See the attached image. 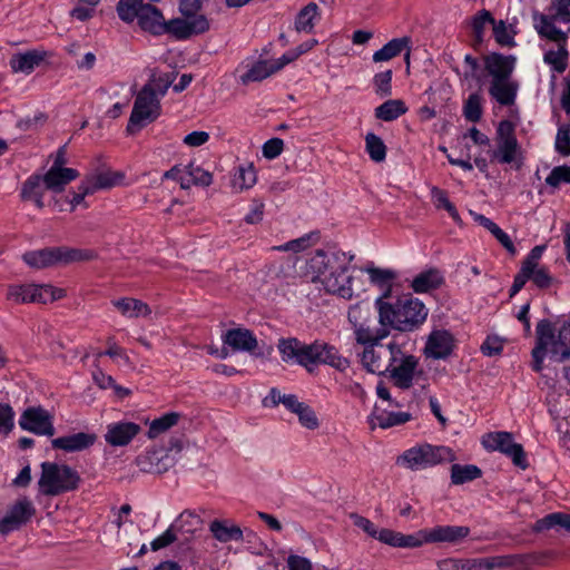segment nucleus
Returning a JSON list of instances; mask_svg holds the SVG:
<instances>
[{
  "mask_svg": "<svg viewBox=\"0 0 570 570\" xmlns=\"http://www.w3.org/2000/svg\"><path fill=\"white\" fill-rule=\"evenodd\" d=\"M348 262L345 253L318 249L306 263L303 276L320 285L327 294L344 299L353 297V276L347 274Z\"/></svg>",
  "mask_w": 570,
  "mask_h": 570,
  "instance_id": "f257e3e1",
  "label": "nucleus"
},
{
  "mask_svg": "<svg viewBox=\"0 0 570 570\" xmlns=\"http://www.w3.org/2000/svg\"><path fill=\"white\" fill-rule=\"evenodd\" d=\"M277 350L282 361L303 366L312 373L320 364L330 365L338 371L348 367V360L341 356L338 351L324 341L306 344L296 337L279 338Z\"/></svg>",
  "mask_w": 570,
  "mask_h": 570,
  "instance_id": "f03ea898",
  "label": "nucleus"
},
{
  "mask_svg": "<svg viewBox=\"0 0 570 570\" xmlns=\"http://www.w3.org/2000/svg\"><path fill=\"white\" fill-rule=\"evenodd\" d=\"M379 322L385 328L399 332H412L419 328L426 320L429 309L415 297L403 296L395 302L375 301Z\"/></svg>",
  "mask_w": 570,
  "mask_h": 570,
  "instance_id": "7ed1b4c3",
  "label": "nucleus"
},
{
  "mask_svg": "<svg viewBox=\"0 0 570 570\" xmlns=\"http://www.w3.org/2000/svg\"><path fill=\"white\" fill-rule=\"evenodd\" d=\"M173 80L171 73H163L159 76L154 73L151 76L149 81L137 94L127 125L128 134H136L160 116V98L165 96Z\"/></svg>",
  "mask_w": 570,
  "mask_h": 570,
  "instance_id": "20e7f679",
  "label": "nucleus"
},
{
  "mask_svg": "<svg viewBox=\"0 0 570 570\" xmlns=\"http://www.w3.org/2000/svg\"><path fill=\"white\" fill-rule=\"evenodd\" d=\"M535 345L532 350V368L541 372L543 360L563 362L570 357V321H563L557 328L549 320H541L535 327Z\"/></svg>",
  "mask_w": 570,
  "mask_h": 570,
  "instance_id": "39448f33",
  "label": "nucleus"
},
{
  "mask_svg": "<svg viewBox=\"0 0 570 570\" xmlns=\"http://www.w3.org/2000/svg\"><path fill=\"white\" fill-rule=\"evenodd\" d=\"M119 19L125 23L137 21L138 27L153 36H163L165 17L160 9L144 0H119L116 6Z\"/></svg>",
  "mask_w": 570,
  "mask_h": 570,
  "instance_id": "423d86ee",
  "label": "nucleus"
},
{
  "mask_svg": "<svg viewBox=\"0 0 570 570\" xmlns=\"http://www.w3.org/2000/svg\"><path fill=\"white\" fill-rule=\"evenodd\" d=\"M81 482L80 474L67 464L43 462L38 481L40 493L48 497L76 491Z\"/></svg>",
  "mask_w": 570,
  "mask_h": 570,
  "instance_id": "0eeeda50",
  "label": "nucleus"
},
{
  "mask_svg": "<svg viewBox=\"0 0 570 570\" xmlns=\"http://www.w3.org/2000/svg\"><path fill=\"white\" fill-rule=\"evenodd\" d=\"M347 320L351 324L357 344L382 341L389 336L390 330L375 326V312L370 302L361 301L348 307Z\"/></svg>",
  "mask_w": 570,
  "mask_h": 570,
  "instance_id": "6e6552de",
  "label": "nucleus"
},
{
  "mask_svg": "<svg viewBox=\"0 0 570 570\" xmlns=\"http://www.w3.org/2000/svg\"><path fill=\"white\" fill-rule=\"evenodd\" d=\"M455 460L454 452L448 446L420 443L399 455L396 464L412 471H417Z\"/></svg>",
  "mask_w": 570,
  "mask_h": 570,
  "instance_id": "1a4fd4ad",
  "label": "nucleus"
},
{
  "mask_svg": "<svg viewBox=\"0 0 570 570\" xmlns=\"http://www.w3.org/2000/svg\"><path fill=\"white\" fill-rule=\"evenodd\" d=\"M97 257L91 249L71 247H50L40 250L28 252L23 261L32 268L41 269L57 264H70L75 262H88Z\"/></svg>",
  "mask_w": 570,
  "mask_h": 570,
  "instance_id": "9d476101",
  "label": "nucleus"
},
{
  "mask_svg": "<svg viewBox=\"0 0 570 570\" xmlns=\"http://www.w3.org/2000/svg\"><path fill=\"white\" fill-rule=\"evenodd\" d=\"M532 18L540 37L557 43L567 42V33L558 29L556 22H570V0H551L548 13L534 10Z\"/></svg>",
  "mask_w": 570,
  "mask_h": 570,
  "instance_id": "9b49d317",
  "label": "nucleus"
},
{
  "mask_svg": "<svg viewBox=\"0 0 570 570\" xmlns=\"http://www.w3.org/2000/svg\"><path fill=\"white\" fill-rule=\"evenodd\" d=\"M63 296L62 288L49 284H12L7 291V301L13 304H48Z\"/></svg>",
  "mask_w": 570,
  "mask_h": 570,
  "instance_id": "f8f14e48",
  "label": "nucleus"
},
{
  "mask_svg": "<svg viewBox=\"0 0 570 570\" xmlns=\"http://www.w3.org/2000/svg\"><path fill=\"white\" fill-rule=\"evenodd\" d=\"M497 149L492 151V159L500 164H517L521 166L522 150L515 136V126L510 120H501L495 130Z\"/></svg>",
  "mask_w": 570,
  "mask_h": 570,
  "instance_id": "ddd939ff",
  "label": "nucleus"
},
{
  "mask_svg": "<svg viewBox=\"0 0 570 570\" xmlns=\"http://www.w3.org/2000/svg\"><path fill=\"white\" fill-rule=\"evenodd\" d=\"M362 353V364L371 373L383 375L391 370L395 355H400V346L396 343L384 345L381 341L367 342Z\"/></svg>",
  "mask_w": 570,
  "mask_h": 570,
  "instance_id": "4468645a",
  "label": "nucleus"
},
{
  "mask_svg": "<svg viewBox=\"0 0 570 570\" xmlns=\"http://www.w3.org/2000/svg\"><path fill=\"white\" fill-rule=\"evenodd\" d=\"M482 445L489 451H499L505 454L515 466L522 470L529 465L522 445L513 441V435L510 432H489L482 436Z\"/></svg>",
  "mask_w": 570,
  "mask_h": 570,
  "instance_id": "2eb2a0df",
  "label": "nucleus"
},
{
  "mask_svg": "<svg viewBox=\"0 0 570 570\" xmlns=\"http://www.w3.org/2000/svg\"><path fill=\"white\" fill-rule=\"evenodd\" d=\"M35 514L36 507L33 502L28 497L18 498L0 518V534L7 535L19 530L30 522Z\"/></svg>",
  "mask_w": 570,
  "mask_h": 570,
  "instance_id": "dca6fc26",
  "label": "nucleus"
},
{
  "mask_svg": "<svg viewBox=\"0 0 570 570\" xmlns=\"http://www.w3.org/2000/svg\"><path fill=\"white\" fill-rule=\"evenodd\" d=\"M19 425L37 435L52 436L56 433L53 414L40 405L27 407L20 415Z\"/></svg>",
  "mask_w": 570,
  "mask_h": 570,
  "instance_id": "f3484780",
  "label": "nucleus"
},
{
  "mask_svg": "<svg viewBox=\"0 0 570 570\" xmlns=\"http://www.w3.org/2000/svg\"><path fill=\"white\" fill-rule=\"evenodd\" d=\"M417 358L413 355H406L400 348V355H395V362L387 371L393 384L402 390H407L417 380L421 371L417 370Z\"/></svg>",
  "mask_w": 570,
  "mask_h": 570,
  "instance_id": "a211bd4d",
  "label": "nucleus"
},
{
  "mask_svg": "<svg viewBox=\"0 0 570 570\" xmlns=\"http://www.w3.org/2000/svg\"><path fill=\"white\" fill-rule=\"evenodd\" d=\"M141 426L130 421H119L107 425V431L104 435L105 441L111 446H126L139 433Z\"/></svg>",
  "mask_w": 570,
  "mask_h": 570,
  "instance_id": "6ab92c4d",
  "label": "nucleus"
},
{
  "mask_svg": "<svg viewBox=\"0 0 570 570\" xmlns=\"http://www.w3.org/2000/svg\"><path fill=\"white\" fill-rule=\"evenodd\" d=\"M381 542L394 548H419L425 543H430L429 529H421L412 534H403L401 532L383 528Z\"/></svg>",
  "mask_w": 570,
  "mask_h": 570,
  "instance_id": "aec40b11",
  "label": "nucleus"
},
{
  "mask_svg": "<svg viewBox=\"0 0 570 570\" xmlns=\"http://www.w3.org/2000/svg\"><path fill=\"white\" fill-rule=\"evenodd\" d=\"M96 441L97 435L95 433L79 432L52 439L51 446L55 450L71 453L87 450L91 448Z\"/></svg>",
  "mask_w": 570,
  "mask_h": 570,
  "instance_id": "412c9836",
  "label": "nucleus"
},
{
  "mask_svg": "<svg viewBox=\"0 0 570 570\" xmlns=\"http://www.w3.org/2000/svg\"><path fill=\"white\" fill-rule=\"evenodd\" d=\"M453 347V338L448 331H433L426 341L424 353L434 360L448 357Z\"/></svg>",
  "mask_w": 570,
  "mask_h": 570,
  "instance_id": "4be33fe9",
  "label": "nucleus"
},
{
  "mask_svg": "<svg viewBox=\"0 0 570 570\" xmlns=\"http://www.w3.org/2000/svg\"><path fill=\"white\" fill-rule=\"evenodd\" d=\"M136 464L142 472L161 474L174 465V459L161 451H149L137 456Z\"/></svg>",
  "mask_w": 570,
  "mask_h": 570,
  "instance_id": "5701e85b",
  "label": "nucleus"
},
{
  "mask_svg": "<svg viewBox=\"0 0 570 570\" xmlns=\"http://www.w3.org/2000/svg\"><path fill=\"white\" fill-rule=\"evenodd\" d=\"M514 61L513 57L491 53L484 57V68L491 77V80L511 79Z\"/></svg>",
  "mask_w": 570,
  "mask_h": 570,
  "instance_id": "b1692460",
  "label": "nucleus"
},
{
  "mask_svg": "<svg viewBox=\"0 0 570 570\" xmlns=\"http://www.w3.org/2000/svg\"><path fill=\"white\" fill-rule=\"evenodd\" d=\"M284 68L281 58L269 60H258L240 76V82L247 85L249 82L262 81L269 76L276 73Z\"/></svg>",
  "mask_w": 570,
  "mask_h": 570,
  "instance_id": "393cba45",
  "label": "nucleus"
},
{
  "mask_svg": "<svg viewBox=\"0 0 570 570\" xmlns=\"http://www.w3.org/2000/svg\"><path fill=\"white\" fill-rule=\"evenodd\" d=\"M223 343L233 351L253 352L258 343L254 334L247 328H232L223 335Z\"/></svg>",
  "mask_w": 570,
  "mask_h": 570,
  "instance_id": "a878e982",
  "label": "nucleus"
},
{
  "mask_svg": "<svg viewBox=\"0 0 570 570\" xmlns=\"http://www.w3.org/2000/svg\"><path fill=\"white\" fill-rule=\"evenodd\" d=\"M46 190H48L46 176L32 175L22 184L20 196L22 200L33 202L39 209H42Z\"/></svg>",
  "mask_w": 570,
  "mask_h": 570,
  "instance_id": "bb28decb",
  "label": "nucleus"
},
{
  "mask_svg": "<svg viewBox=\"0 0 570 570\" xmlns=\"http://www.w3.org/2000/svg\"><path fill=\"white\" fill-rule=\"evenodd\" d=\"M111 304L124 317L127 318H149L153 313L147 303L134 297H120L111 301Z\"/></svg>",
  "mask_w": 570,
  "mask_h": 570,
  "instance_id": "cd10ccee",
  "label": "nucleus"
},
{
  "mask_svg": "<svg viewBox=\"0 0 570 570\" xmlns=\"http://www.w3.org/2000/svg\"><path fill=\"white\" fill-rule=\"evenodd\" d=\"M518 88V82L512 78L504 80H491L489 94L501 106H512L517 98Z\"/></svg>",
  "mask_w": 570,
  "mask_h": 570,
  "instance_id": "c85d7f7f",
  "label": "nucleus"
},
{
  "mask_svg": "<svg viewBox=\"0 0 570 570\" xmlns=\"http://www.w3.org/2000/svg\"><path fill=\"white\" fill-rule=\"evenodd\" d=\"M470 529L464 525H438L429 529L430 543H455L465 539Z\"/></svg>",
  "mask_w": 570,
  "mask_h": 570,
  "instance_id": "c756f323",
  "label": "nucleus"
},
{
  "mask_svg": "<svg viewBox=\"0 0 570 570\" xmlns=\"http://www.w3.org/2000/svg\"><path fill=\"white\" fill-rule=\"evenodd\" d=\"M411 417V414L407 412H387L375 407L368 417V422L372 429H375L376 426L381 429H389L404 424L409 422Z\"/></svg>",
  "mask_w": 570,
  "mask_h": 570,
  "instance_id": "7c9ffc66",
  "label": "nucleus"
},
{
  "mask_svg": "<svg viewBox=\"0 0 570 570\" xmlns=\"http://www.w3.org/2000/svg\"><path fill=\"white\" fill-rule=\"evenodd\" d=\"M45 56L37 50L16 53L10 59V67L14 72L30 73L43 61Z\"/></svg>",
  "mask_w": 570,
  "mask_h": 570,
  "instance_id": "2f4dec72",
  "label": "nucleus"
},
{
  "mask_svg": "<svg viewBox=\"0 0 570 570\" xmlns=\"http://www.w3.org/2000/svg\"><path fill=\"white\" fill-rule=\"evenodd\" d=\"M183 541L189 538L200 528L202 520L195 512L186 510L171 524Z\"/></svg>",
  "mask_w": 570,
  "mask_h": 570,
  "instance_id": "473e14b6",
  "label": "nucleus"
},
{
  "mask_svg": "<svg viewBox=\"0 0 570 570\" xmlns=\"http://www.w3.org/2000/svg\"><path fill=\"white\" fill-rule=\"evenodd\" d=\"M444 282L442 273L438 268H430L417 274L411 287L415 293H426L431 289L439 288Z\"/></svg>",
  "mask_w": 570,
  "mask_h": 570,
  "instance_id": "72a5a7b5",
  "label": "nucleus"
},
{
  "mask_svg": "<svg viewBox=\"0 0 570 570\" xmlns=\"http://www.w3.org/2000/svg\"><path fill=\"white\" fill-rule=\"evenodd\" d=\"M45 176L48 190L61 193L70 181L79 176V173L73 168H59L49 169Z\"/></svg>",
  "mask_w": 570,
  "mask_h": 570,
  "instance_id": "f704fd0d",
  "label": "nucleus"
},
{
  "mask_svg": "<svg viewBox=\"0 0 570 570\" xmlns=\"http://www.w3.org/2000/svg\"><path fill=\"white\" fill-rule=\"evenodd\" d=\"M373 285L383 291V301L390 296L392 284L396 278V273L392 269L379 268L370 266L365 268Z\"/></svg>",
  "mask_w": 570,
  "mask_h": 570,
  "instance_id": "c9c22d12",
  "label": "nucleus"
},
{
  "mask_svg": "<svg viewBox=\"0 0 570 570\" xmlns=\"http://www.w3.org/2000/svg\"><path fill=\"white\" fill-rule=\"evenodd\" d=\"M213 181V176L209 171L204 170L194 163L185 166V175L180 177V187L188 189L193 185L209 186Z\"/></svg>",
  "mask_w": 570,
  "mask_h": 570,
  "instance_id": "e433bc0d",
  "label": "nucleus"
},
{
  "mask_svg": "<svg viewBox=\"0 0 570 570\" xmlns=\"http://www.w3.org/2000/svg\"><path fill=\"white\" fill-rule=\"evenodd\" d=\"M556 528H562L570 532V514L564 512H553L547 514L532 525V531L542 532Z\"/></svg>",
  "mask_w": 570,
  "mask_h": 570,
  "instance_id": "4c0bfd02",
  "label": "nucleus"
},
{
  "mask_svg": "<svg viewBox=\"0 0 570 570\" xmlns=\"http://www.w3.org/2000/svg\"><path fill=\"white\" fill-rule=\"evenodd\" d=\"M257 181V174L253 164L239 166L232 178V187L235 191L252 188Z\"/></svg>",
  "mask_w": 570,
  "mask_h": 570,
  "instance_id": "58836bf2",
  "label": "nucleus"
},
{
  "mask_svg": "<svg viewBox=\"0 0 570 570\" xmlns=\"http://www.w3.org/2000/svg\"><path fill=\"white\" fill-rule=\"evenodd\" d=\"M409 43H411V39L409 37L394 38L384 45L383 48L374 52L373 61H389L407 48Z\"/></svg>",
  "mask_w": 570,
  "mask_h": 570,
  "instance_id": "ea45409f",
  "label": "nucleus"
},
{
  "mask_svg": "<svg viewBox=\"0 0 570 570\" xmlns=\"http://www.w3.org/2000/svg\"><path fill=\"white\" fill-rule=\"evenodd\" d=\"M407 111L401 99H390L375 108V117L383 121H393Z\"/></svg>",
  "mask_w": 570,
  "mask_h": 570,
  "instance_id": "a19ab883",
  "label": "nucleus"
},
{
  "mask_svg": "<svg viewBox=\"0 0 570 570\" xmlns=\"http://www.w3.org/2000/svg\"><path fill=\"white\" fill-rule=\"evenodd\" d=\"M122 177L124 176L119 173L107 170L90 175L86 177L85 181L89 188H92V193H96L99 189H108L116 186Z\"/></svg>",
  "mask_w": 570,
  "mask_h": 570,
  "instance_id": "79ce46f5",
  "label": "nucleus"
},
{
  "mask_svg": "<svg viewBox=\"0 0 570 570\" xmlns=\"http://www.w3.org/2000/svg\"><path fill=\"white\" fill-rule=\"evenodd\" d=\"M318 17V7L315 2H309L297 14L295 20V29L298 32H312L314 21Z\"/></svg>",
  "mask_w": 570,
  "mask_h": 570,
  "instance_id": "37998d69",
  "label": "nucleus"
},
{
  "mask_svg": "<svg viewBox=\"0 0 570 570\" xmlns=\"http://www.w3.org/2000/svg\"><path fill=\"white\" fill-rule=\"evenodd\" d=\"M483 97L480 92L469 95L463 104L462 112L466 120L478 122L483 114Z\"/></svg>",
  "mask_w": 570,
  "mask_h": 570,
  "instance_id": "c03bdc74",
  "label": "nucleus"
},
{
  "mask_svg": "<svg viewBox=\"0 0 570 570\" xmlns=\"http://www.w3.org/2000/svg\"><path fill=\"white\" fill-rule=\"evenodd\" d=\"M431 197L435 208L446 210L455 223H461L460 214L445 190L434 186L431 188Z\"/></svg>",
  "mask_w": 570,
  "mask_h": 570,
  "instance_id": "a18cd8bd",
  "label": "nucleus"
},
{
  "mask_svg": "<svg viewBox=\"0 0 570 570\" xmlns=\"http://www.w3.org/2000/svg\"><path fill=\"white\" fill-rule=\"evenodd\" d=\"M481 470L476 465L453 464L451 468V481L453 484H463L480 478Z\"/></svg>",
  "mask_w": 570,
  "mask_h": 570,
  "instance_id": "49530a36",
  "label": "nucleus"
},
{
  "mask_svg": "<svg viewBox=\"0 0 570 570\" xmlns=\"http://www.w3.org/2000/svg\"><path fill=\"white\" fill-rule=\"evenodd\" d=\"M567 42L558 43L557 50H549L544 53V61L558 73H562L568 66V50L566 49Z\"/></svg>",
  "mask_w": 570,
  "mask_h": 570,
  "instance_id": "de8ad7c7",
  "label": "nucleus"
},
{
  "mask_svg": "<svg viewBox=\"0 0 570 570\" xmlns=\"http://www.w3.org/2000/svg\"><path fill=\"white\" fill-rule=\"evenodd\" d=\"M180 414L176 412L167 413L159 419L151 421L148 430V438L155 439L161 433L168 431L170 428L176 425L179 421Z\"/></svg>",
  "mask_w": 570,
  "mask_h": 570,
  "instance_id": "09e8293b",
  "label": "nucleus"
},
{
  "mask_svg": "<svg viewBox=\"0 0 570 570\" xmlns=\"http://www.w3.org/2000/svg\"><path fill=\"white\" fill-rule=\"evenodd\" d=\"M210 531L214 537L220 542H228L232 540H242L243 532L238 527H227L220 521H213L210 524Z\"/></svg>",
  "mask_w": 570,
  "mask_h": 570,
  "instance_id": "8fccbe9b",
  "label": "nucleus"
},
{
  "mask_svg": "<svg viewBox=\"0 0 570 570\" xmlns=\"http://www.w3.org/2000/svg\"><path fill=\"white\" fill-rule=\"evenodd\" d=\"M365 149L370 158L375 163H382L386 157V146L384 141L373 132L365 136Z\"/></svg>",
  "mask_w": 570,
  "mask_h": 570,
  "instance_id": "3c124183",
  "label": "nucleus"
},
{
  "mask_svg": "<svg viewBox=\"0 0 570 570\" xmlns=\"http://www.w3.org/2000/svg\"><path fill=\"white\" fill-rule=\"evenodd\" d=\"M495 19L492 17L491 12L482 9L478 11L472 18H471V28L474 35V38L478 42L483 41L484 31L487 26L494 23Z\"/></svg>",
  "mask_w": 570,
  "mask_h": 570,
  "instance_id": "603ef678",
  "label": "nucleus"
},
{
  "mask_svg": "<svg viewBox=\"0 0 570 570\" xmlns=\"http://www.w3.org/2000/svg\"><path fill=\"white\" fill-rule=\"evenodd\" d=\"M183 19L186 22V28L190 37L209 30V21L204 14H188Z\"/></svg>",
  "mask_w": 570,
  "mask_h": 570,
  "instance_id": "864d4df0",
  "label": "nucleus"
},
{
  "mask_svg": "<svg viewBox=\"0 0 570 570\" xmlns=\"http://www.w3.org/2000/svg\"><path fill=\"white\" fill-rule=\"evenodd\" d=\"M350 519L352 520L353 524L364 531L367 535L371 538H374L381 542V535L383 534V529L379 530L376 525L367 518L358 514V513H351Z\"/></svg>",
  "mask_w": 570,
  "mask_h": 570,
  "instance_id": "5fc2aeb1",
  "label": "nucleus"
},
{
  "mask_svg": "<svg viewBox=\"0 0 570 570\" xmlns=\"http://www.w3.org/2000/svg\"><path fill=\"white\" fill-rule=\"evenodd\" d=\"M515 556H497L480 561V568L485 570L507 569L515 564Z\"/></svg>",
  "mask_w": 570,
  "mask_h": 570,
  "instance_id": "6e6d98bb",
  "label": "nucleus"
},
{
  "mask_svg": "<svg viewBox=\"0 0 570 570\" xmlns=\"http://www.w3.org/2000/svg\"><path fill=\"white\" fill-rule=\"evenodd\" d=\"M164 35H169L177 40L190 38L186 28V22L183 18H175L169 21H165Z\"/></svg>",
  "mask_w": 570,
  "mask_h": 570,
  "instance_id": "4d7b16f0",
  "label": "nucleus"
},
{
  "mask_svg": "<svg viewBox=\"0 0 570 570\" xmlns=\"http://www.w3.org/2000/svg\"><path fill=\"white\" fill-rule=\"evenodd\" d=\"M493 36L495 41L503 47H512L514 46V37L513 32L508 28L503 20L494 21L493 26Z\"/></svg>",
  "mask_w": 570,
  "mask_h": 570,
  "instance_id": "13d9d810",
  "label": "nucleus"
},
{
  "mask_svg": "<svg viewBox=\"0 0 570 570\" xmlns=\"http://www.w3.org/2000/svg\"><path fill=\"white\" fill-rule=\"evenodd\" d=\"M376 95L387 97L392 95V70L379 72L373 78Z\"/></svg>",
  "mask_w": 570,
  "mask_h": 570,
  "instance_id": "bf43d9fd",
  "label": "nucleus"
},
{
  "mask_svg": "<svg viewBox=\"0 0 570 570\" xmlns=\"http://www.w3.org/2000/svg\"><path fill=\"white\" fill-rule=\"evenodd\" d=\"M546 183L552 188H558L561 184H570V167H554L546 178Z\"/></svg>",
  "mask_w": 570,
  "mask_h": 570,
  "instance_id": "052dcab7",
  "label": "nucleus"
},
{
  "mask_svg": "<svg viewBox=\"0 0 570 570\" xmlns=\"http://www.w3.org/2000/svg\"><path fill=\"white\" fill-rule=\"evenodd\" d=\"M530 279L539 288H549L554 283V278L550 275L547 267L540 265L535 267H530Z\"/></svg>",
  "mask_w": 570,
  "mask_h": 570,
  "instance_id": "680f3d73",
  "label": "nucleus"
},
{
  "mask_svg": "<svg viewBox=\"0 0 570 570\" xmlns=\"http://www.w3.org/2000/svg\"><path fill=\"white\" fill-rule=\"evenodd\" d=\"M14 412L9 404L0 403V434H9L14 425Z\"/></svg>",
  "mask_w": 570,
  "mask_h": 570,
  "instance_id": "e2e57ef3",
  "label": "nucleus"
},
{
  "mask_svg": "<svg viewBox=\"0 0 570 570\" xmlns=\"http://www.w3.org/2000/svg\"><path fill=\"white\" fill-rule=\"evenodd\" d=\"M317 45V40L315 39H311L308 41H305L303 43H301L298 47H296L295 49H292L287 52H285L282 57H281V60L282 62L284 63V67L293 61H295L299 56H302L303 53H306L308 52L314 46Z\"/></svg>",
  "mask_w": 570,
  "mask_h": 570,
  "instance_id": "0e129e2a",
  "label": "nucleus"
},
{
  "mask_svg": "<svg viewBox=\"0 0 570 570\" xmlns=\"http://www.w3.org/2000/svg\"><path fill=\"white\" fill-rule=\"evenodd\" d=\"M311 237L309 236H303L297 239L289 240L285 243L284 245L274 246L272 247L273 250L278 252H293V253H299L305 249H307L311 246Z\"/></svg>",
  "mask_w": 570,
  "mask_h": 570,
  "instance_id": "69168bd1",
  "label": "nucleus"
},
{
  "mask_svg": "<svg viewBox=\"0 0 570 570\" xmlns=\"http://www.w3.org/2000/svg\"><path fill=\"white\" fill-rule=\"evenodd\" d=\"M178 540H181V539L177 534L174 527L170 525L161 535H159L151 542V544H150L151 550L158 551L160 549H164V548L170 546L171 543H174L175 541H178Z\"/></svg>",
  "mask_w": 570,
  "mask_h": 570,
  "instance_id": "338daca9",
  "label": "nucleus"
},
{
  "mask_svg": "<svg viewBox=\"0 0 570 570\" xmlns=\"http://www.w3.org/2000/svg\"><path fill=\"white\" fill-rule=\"evenodd\" d=\"M556 149L563 156L570 155V127L561 126L556 138Z\"/></svg>",
  "mask_w": 570,
  "mask_h": 570,
  "instance_id": "774afa93",
  "label": "nucleus"
}]
</instances>
